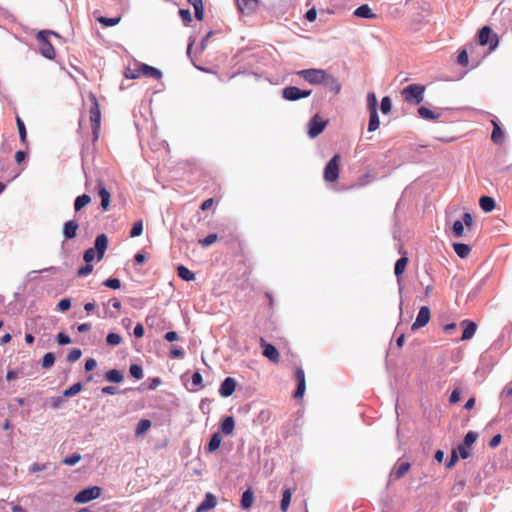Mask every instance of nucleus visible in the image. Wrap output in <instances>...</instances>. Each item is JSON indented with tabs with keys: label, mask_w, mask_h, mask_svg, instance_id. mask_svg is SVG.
I'll return each mask as SVG.
<instances>
[{
	"label": "nucleus",
	"mask_w": 512,
	"mask_h": 512,
	"mask_svg": "<svg viewBox=\"0 0 512 512\" xmlns=\"http://www.w3.org/2000/svg\"><path fill=\"white\" fill-rule=\"evenodd\" d=\"M93 271V265L91 263H86L85 266L81 267L77 271V275L79 277H84L89 275Z\"/></svg>",
	"instance_id": "obj_56"
},
{
	"label": "nucleus",
	"mask_w": 512,
	"mask_h": 512,
	"mask_svg": "<svg viewBox=\"0 0 512 512\" xmlns=\"http://www.w3.org/2000/svg\"><path fill=\"white\" fill-rule=\"evenodd\" d=\"M105 379L108 382L112 383H120L124 380V374L119 370L112 369L105 373Z\"/></svg>",
	"instance_id": "obj_26"
},
{
	"label": "nucleus",
	"mask_w": 512,
	"mask_h": 512,
	"mask_svg": "<svg viewBox=\"0 0 512 512\" xmlns=\"http://www.w3.org/2000/svg\"><path fill=\"white\" fill-rule=\"evenodd\" d=\"M47 468V464H38V463H33L30 467H29V471L31 473H36V472H39V471H42L44 469Z\"/></svg>",
	"instance_id": "obj_61"
},
{
	"label": "nucleus",
	"mask_w": 512,
	"mask_h": 512,
	"mask_svg": "<svg viewBox=\"0 0 512 512\" xmlns=\"http://www.w3.org/2000/svg\"><path fill=\"white\" fill-rule=\"evenodd\" d=\"M381 111L383 114H389L392 109L391 99L389 97H383L381 100Z\"/></svg>",
	"instance_id": "obj_51"
},
{
	"label": "nucleus",
	"mask_w": 512,
	"mask_h": 512,
	"mask_svg": "<svg viewBox=\"0 0 512 512\" xmlns=\"http://www.w3.org/2000/svg\"><path fill=\"white\" fill-rule=\"evenodd\" d=\"M261 346L263 347V355L273 363H278L280 356L277 348L267 343L263 338L261 339Z\"/></svg>",
	"instance_id": "obj_15"
},
{
	"label": "nucleus",
	"mask_w": 512,
	"mask_h": 512,
	"mask_svg": "<svg viewBox=\"0 0 512 512\" xmlns=\"http://www.w3.org/2000/svg\"><path fill=\"white\" fill-rule=\"evenodd\" d=\"M79 224L75 220H70L64 223L63 234L66 239H73L77 235Z\"/></svg>",
	"instance_id": "obj_21"
},
{
	"label": "nucleus",
	"mask_w": 512,
	"mask_h": 512,
	"mask_svg": "<svg viewBox=\"0 0 512 512\" xmlns=\"http://www.w3.org/2000/svg\"><path fill=\"white\" fill-rule=\"evenodd\" d=\"M130 376L135 379H142L143 378V370L139 365L132 364L130 365Z\"/></svg>",
	"instance_id": "obj_49"
},
{
	"label": "nucleus",
	"mask_w": 512,
	"mask_h": 512,
	"mask_svg": "<svg viewBox=\"0 0 512 512\" xmlns=\"http://www.w3.org/2000/svg\"><path fill=\"white\" fill-rule=\"evenodd\" d=\"M179 15L185 25H188L192 21V16L188 9H180Z\"/></svg>",
	"instance_id": "obj_55"
},
{
	"label": "nucleus",
	"mask_w": 512,
	"mask_h": 512,
	"mask_svg": "<svg viewBox=\"0 0 512 512\" xmlns=\"http://www.w3.org/2000/svg\"><path fill=\"white\" fill-rule=\"evenodd\" d=\"M460 326L463 328L462 341H467L474 337L477 331V324L475 322L465 319L460 322Z\"/></svg>",
	"instance_id": "obj_14"
},
{
	"label": "nucleus",
	"mask_w": 512,
	"mask_h": 512,
	"mask_svg": "<svg viewBox=\"0 0 512 512\" xmlns=\"http://www.w3.org/2000/svg\"><path fill=\"white\" fill-rule=\"evenodd\" d=\"M254 501V493L252 489H247L243 492L242 498H241V507L243 509H249Z\"/></svg>",
	"instance_id": "obj_27"
},
{
	"label": "nucleus",
	"mask_w": 512,
	"mask_h": 512,
	"mask_svg": "<svg viewBox=\"0 0 512 512\" xmlns=\"http://www.w3.org/2000/svg\"><path fill=\"white\" fill-rule=\"evenodd\" d=\"M292 493L293 492L291 489H285L283 491L281 506H280V509L282 512H286L288 510L290 503H291Z\"/></svg>",
	"instance_id": "obj_36"
},
{
	"label": "nucleus",
	"mask_w": 512,
	"mask_h": 512,
	"mask_svg": "<svg viewBox=\"0 0 512 512\" xmlns=\"http://www.w3.org/2000/svg\"><path fill=\"white\" fill-rule=\"evenodd\" d=\"M425 86L420 84H411L402 90V96L408 103L420 104L423 101Z\"/></svg>",
	"instance_id": "obj_4"
},
{
	"label": "nucleus",
	"mask_w": 512,
	"mask_h": 512,
	"mask_svg": "<svg viewBox=\"0 0 512 512\" xmlns=\"http://www.w3.org/2000/svg\"><path fill=\"white\" fill-rule=\"evenodd\" d=\"M418 113L420 117L426 120H436L440 117V114H436L435 112L426 107H420L418 109Z\"/></svg>",
	"instance_id": "obj_39"
},
{
	"label": "nucleus",
	"mask_w": 512,
	"mask_h": 512,
	"mask_svg": "<svg viewBox=\"0 0 512 512\" xmlns=\"http://www.w3.org/2000/svg\"><path fill=\"white\" fill-rule=\"evenodd\" d=\"M81 355H82L81 350H80V349H78V348H74V349H72V350L69 352V354H68V356H67V360H68L69 362H76L77 360H79V359H80Z\"/></svg>",
	"instance_id": "obj_53"
},
{
	"label": "nucleus",
	"mask_w": 512,
	"mask_h": 512,
	"mask_svg": "<svg viewBox=\"0 0 512 512\" xmlns=\"http://www.w3.org/2000/svg\"><path fill=\"white\" fill-rule=\"evenodd\" d=\"M460 395H461V392L459 390L455 389L449 397V402L452 404L457 403L460 400Z\"/></svg>",
	"instance_id": "obj_63"
},
{
	"label": "nucleus",
	"mask_w": 512,
	"mask_h": 512,
	"mask_svg": "<svg viewBox=\"0 0 512 512\" xmlns=\"http://www.w3.org/2000/svg\"><path fill=\"white\" fill-rule=\"evenodd\" d=\"M353 14L356 17L366 18V19H374L377 17L376 14H374L372 12V10L370 9V7L366 4L361 5L358 8H356Z\"/></svg>",
	"instance_id": "obj_22"
},
{
	"label": "nucleus",
	"mask_w": 512,
	"mask_h": 512,
	"mask_svg": "<svg viewBox=\"0 0 512 512\" xmlns=\"http://www.w3.org/2000/svg\"><path fill=\"white\" fill-rule=\"evenodd\" d=\"M458 462V455H457V452L455 450L452 451L451 455H450V459L449 461L446 463V467L448 469L452 468L453 466H455V464Z\"/></svg>",
	"instance_id": "obj_59"
},
{
	"label": "nucleus",
	"mask_w": 512,
	"mask_h": 512,
	"mask_svg": "<svg viewBox=\"0 0 512 512\" xmlns=\"http://www.w3.org/2000/svg\"><path fill=\"white\" fill-rule=\"evenodd\" d=\"M295 379L297 381V389L294 393L295 398L303 397L306 389L305 373L302 368H296Z\"/></svg>",
	"instance_id": "obj_16"
},
{
	"label": "nucleus",
	"mask_w": 512,
	"mask_h": 512,
	"mask_svg": "<svg viewBox=\"0 0 512 512\" xmlns=\"http://www.w3.org/2000/svg\"><path fill=\"white\" fill-rule=\"evenodd\" d=\"M431 318V312L428 306H422L418 312L415 322L412 324L411 329L415 331L428 324Z\"/></svg>",
	"instance_id": "obj_11"
},
{
	"label": "nucleus",
	"mask_w": 512,
	"mask_h": 512,
	"mask_svg": "<svg viewBox=\"0 0 512 512\" xmlns=\"http://www.w3.org/2000/svg\"><path fill=\"white\" fill-rule=\"evenodd\" d=\"M257 0H237V5L242 12H251L255 9Z\"/></svg>",
	"instance_id": "obj_33"
},
{
	"label": "nucleus",
	"mask_w": 512,
	"mask_h": 512,
	"mask_svg": "<svg viewBox=\"0 0 512 512\" xmlns=\"http://www.w3.org/2000/svg\"><path fill=\"white\" fill-rule=\"evenodd\" d=\"M216 503L215 496L208 492L206 493L204 500L196 508V512H207L213 509L216 506Z\"/></svg>",
	"instance_id": "obj_18"
},
{
	"label": "nucleus",
	"mask_w": 512,
	"mask_h": 512,
	"mask_svg": "<svg viewBox=\"0 0 512 512\" xmlns=\"http://www.w3.org/2000/svg\"><path fill=\"white\" fill-rule=\"evenodd\" d=\"M90 101L89 118L92 125L93 141H97L101 127V111L100 105L95 94L90 93L88 96Z\"/></svg>",
	"instance_id": "obj_2"
},
{
	"label": "nucleus",
	"mask_w": 512,
	"mask_h": 512,
	"mask_svg": "<svg viewBox=\"0 0 512 512\" xmlns=\"http://www.w3.org/2000/svg\"><path fill=\"white\" fill-rule=\"evenodd\" d=\"M54 362H55L54 354L51 352L46 353L42 359V367L45 369H48L54 365Z\"/></svg>",
	"instance_id": "obj_45"
},
{
	"label": "nucleus",
	"mask_w": 512,
	"mask_h": 512,
	"mask_svg": "<svg viewBox=\"0 0 512 512\" xmlns=\"http://www.w3.org/2000/svg\"><path fill=\"white\" fill-rule=\"evenodd\" d=\"M140 77H147L159 80L162 77V73L155 67L147 64H140L133 71L130 70V79H136Z\"/></svg>",
	"instance_id": "obj_7"
},
{
	"label": "nucleus",
	"mask_w": 512,
	"mask_h": 512,
	"mask_svg": "<svg viewBox=\"0 0 512 512\" xmlns=\"http://www.w3.org/2000/svg\"><path fill=\"white\" fill-rule=\"evenodd\" d=\"M298 76L313 85L322 84L327 72L322 69H304L296 73Z\"/></svg>",
	"instance_id": "obj_8"
},
{
	"label": "nucleus",
	"mask_w": 512,
	"mask_h": 512,
	"mask_svg": "<svg viewBox=\"0 0 512 512\" xmlns=\"http://www.w3.org/2000/svg\"><path fill=\"white\" fill-rule=\"evenodd\" d=\"M90 201H91V198L87 194H83V195L78 196L75 199V202H74V209H75V211H80L83 207L88 205L90 203Z\"/></svg>",
	"instance_id": "obj_37"
},
{
	"label": "nucleus",
	"mask_w": 512,
	"mask_h": 512,
	"mask_svg": "<svg viewBox=\"0 0 512 512\" xmlns=\"http://www.w3.org/2000/svg\"><path fill=\"white\" fill-rule=\"evenodd\" d=\"M327 122L322 121L319 115H314L309 121V131L308 134L311 138H315L318 136L324 128L326 127Z\"/></svg>",
	"instance_id": "obj_13"
},
{
	"label": "nucleus",
	"mask_w": 512,
	"mask_h": 512,
	"mask_svg": "<svg viewBox=\"0 0 512 512\" xmlns=\"http://www.w3.org/2000/svg\"><path fill=\"white\" fill-rule=\"evenodd\" d=\"M16 124H17L18 132H19L20 141L23 144H26L27 132H26L24 122L22 121V119L19 116L16 117Z\"/></svg>",
	"instance_id": "obj_40"
},
{
	"label": "nucleus",
	"mask_w": 512,
	"mask_h": 512,
	"mask_svg": "<svg viewBox=\"0 0 512 512\" xmlns=\"http://www.w3.org/2000/svg\"><path fill=\"white\" fill-rule=\"evenodd\" d=\"M57 307H58V309H59L60 311H63V312H65V311L69 310V309H70V307H71V301H70V299H68V298H63V299H61V300L59 301V303L57 304Z\"/></svg>",
	"instance_id": "obj_58"
},
{
	"label": "nucleus",
	"mask_w": 512,
	"mask_h": 512,
	"mask_svg": "<svg viewBox=\"0 0 512 512\" xmlns=\"http://www.w3.org/2000/svg\"><path fill=\"white\" fill-rule=\"evenodd\" d=\"M59 37V35L50 30H42L38 32L36 39L38 41L40 53L47 59H54L56 56V51L53 45L49 40V36Z\"/></svg>",
	"instance_id": "obj_3"
},
{
	"label": "nucleus",
	"mask_w": 512,
	"mask_h": 512,
	"mask_svg": "<svg viewBox=\"0 0 512 512\" xmlns=\"http://www.w3.org/2000/svg\"><path fill=\"white\" fill-rule=\"evenodd\" d=\"M453 249L460 258H467L471 252V248L464 243H453Z\"/></svg>",
	"instance_id": "obj_30"
},
{
	"label": "nucleus",
	"mask_w": 512,
	"mask_h": 512,
	"mask_svg": "<svg viewBox=\"0 0 512 512\" xmlns=\"http://www.w3.org/2000/svg\"><path fill=\"white\" fill-rule=\"evenodd\" d=\"M151 427V422L148 419H142L135 429L136 436L144 435Z\"/></svg>",
	"instance_id": "obj_38"
},
{
	"label": "nucleus",
	"mask_w": 512,
	"mask_h": 512,
	"mask_svg": "<svg viewBox=\"0 0 512 512\" xmlns=\"http://www.w3.org/2000/svg\"><path fill=\"white\" fill-rule=\"evenodd\" d=\"M367 108L369 112L377 111V98L373 92L367 95Z\"/></svg>",
	"instance_id": "obj_44"
},
{
	"label": "nucleus",
	"mask_w": 512,
	"mask_h": 512,
	"mask_svg": "<svg viewBox=\"0 0 512 512\" xmlns=\"http://www.w3.org/2000/svg\"><path fill=\"white\" fill-rule=\"evenodd\" d=\"M369 115H370V117H369V123H368V131L374 132L380 126L378 111L369 112Z\"/></svg>",
	"instance_id": "obj_32"
},
{
	"label": "nucleus",
	"mask_w": 512,
	"mask_h": 512,
	"mask_svg": "<svg viewBox=\"0 0 512 512\" xmlns=\"http://www.w3.org/2000/svg\"><path fill=\"white\" fill-rule=\"evenodd\" d=\"M82 390V384L77 382L63 392L65 397H72L78 394Z\"/></svg>",
	"instance_id": "obj_41"
},
{
	"label": "nucleus",
	"mask_w": 512,
	"mask_h": 512,
	"mask_svg": "<svg viewBox=\"0 0 512 512\" xmlns=\"http://www.w3.org/2000/svg\"><path fill=\"white\" fill-rule=\"evenodd\" d=\"M493 125V131L491 134V139L494 143H502L504 140V132L500 128L498 122L496 120H491Z\"/></svg>",
	"instance_id": "obj_24"
},
{
	"label": "nucleus",
	"mask_w": 512,
	"mask_h": 512,
	"mask_svg": "<svg viewBox=\"0 0 512 512\" xmlns=\"http://www.w3.org/2000/svg\"><path fill=\"white\" fill-rule=\"evenodd\" d=\"M478 42L481 46L488 45L489 51H494L499 45V37L490 26H483L478 33Z\"/></svg>",
	"instance_id": "obj_5"
},
{
	"label": "nucleus",
	"mask_w": 512,
	"mask_h": 512,
	"mask_svg": "<svg viewBox=\"0 0 512 512\" xmlns=\"http://www.w3.org/2000/svg\"><path fill=\"white\" fill-rule=\"evenodd\" d=\"M102 489L98 486L88 487L81 490L75 497L76 503H87L100 497Z\"/></svg>",
	"instance_id": "obj_9"
},
{
	"label": "nucleus",
	"mask_w": 512,
	"mask_h": 512,
	"mask_svg": "<svg viewBox=\"0 0 512 512\" xmlns=\"http://www.w3.org/2000/svg\"><path fill=\"white\" fill-rule=\"evenodd\" d=\"M283 98L288 101H296L311 95V90H301L295 86H289L283 89Z\"/></svg>",
	"instance_id": "obj_10"
},
{
	"label": "nucleus",
	"mask_w": 512,
	"mask_h": 512,
	"mask_svg": "<svg viewBox=\"0 0 512 512\" xmlns=\"http://www.w3.org/2000/svg\"><path fill=\"white\" fill-rule=\"evenodd\" d=\"M458 451L460 453V456L463 458V459H466L470 456V452L468 450V447L465 446V445H459L458 447Z\"/></svg>",
	"instance_id": "obj_64"
},
{
	"label": "nucleus",
	"mask_w": 512,
	"mask_h": 512,
	"mask_svg": "<svg viewBox=\"0 0 512 512\" xmlns=\"http://www.w3.org/2000/svg\"><path fill=\"white\" fill-rule=\"evenodd\" d=\"M409 262V259L408 257L406 256H403L401 257L400 259H398L395 263V267H394V273H395V276L399 279L401 277V275L405 272V269L407 267V264Z\"/></svg>",
	"instance_id": "obj_28"
},
{
	"label": "nucleus",
	"mask_w": 512,
	"mask_h": 512,
	"mask_svg": "<svg viewBox=\"0 0 512 512\" xmlns=\"http://www.w3.org/2000/svg\"><path fill=\"white\" fill-rule=\"evenodd\" d=\"M464 225L467 228H472L473 226V217L470 213H465L463 215V221L457 220L453 224V233L456 237H462L464 235Z\"/></svg>",
	"instance_id": "obj_12"
},
{
	"label": "nucleus",
	"mask_w": 512,
	"mask_h": 512,
	"mask_svg": "<svg viewBox=\"0 0 512 512\" xmlns=\"http://www.w3.org/2000/svg\"><path fill=\"white\" fill-rule=\"evenodd\" d=\"M81 460V455L80 454H72L66 458H64L62 460V463L64 465H68V466H74L75 464H77L79 461Z\"/></svg>",
	"instance_id": "obj_48"
},
{
	"label": "nucleus",
	"mask_w": 512,
	"mask_h": 512,
	"mask_svg": "<svg viewBox=\"0 0 512 512\" xmlns=\"http://www.w3.org/2000/svg\"><path fill=\"white\" fill-rule=\"evenodd\" d=\"M235 388H236L235 379L232 377H227L220 385L219 394L222 397L227 398L234 393Z\"/></svg>",
	"instance_id": "obj_17"
},
{
	"label": "nucleus",
	"mask_w": 512,
	"mask_h": 512,
	"mask_svg": "<svg viewBox=\"0 0 512 512\" xmlns=\"http://www.w3.org/2000/svg\"><path fill=\"white\" fill-rule=\"evenodd\" d=\"M160 383H161V380L158 377L149 378L146 382L142 383L138 389L141 391L154 390L160 385Z\"/></svg>",
	"instance_id": "obj_35"
},
{
	"label": "nucleus",
	"mask_w": 512,
	"mask_h": 512,
	"mask_svg": "<svg viewBox=\"0 0 512 512\" xmlns=\"http://www.w3.org/2000/svg\"><path fill=\"white\" fill-rule=\"evenodd\" d=\"M122 337L116 333H109L106 337V342L108 345L116 346L122 342Z\"/></svg>",
	"instance_id": "obj_46"
},
{
	"label": "nucleus",
	"mask_w": 512,
	"mask_h": 512,
	"mask_svg": "<svg viewBox=\"0 0 512 512\" xmlns=\"http://www.w3.org/2000/svg\"><path fill=\"white\" fill-rule=\"evenodd\" d=\"M177 274L185 281H193L195 279V274L183 265L177 267Z\"/></svg>",
	"instance_id": "obj_31"
},
{
	"label": "nucleus",
	"mask_w": 512,
	"mask_h": 512,
	"mask_svg": "<svg viewBox=\"0 0 512 512\" xmlns=\"http://www.w3.org/2000/svg\"><path fill=\"white\" fill-rule=\"evenodd\" d=\"M217 239H218L217 234L211 233V234L207 235L205 238L200 239L199 244L202 247H208V246L214 244L217 241Z\"/></svg>",
	"instance_id": "obj_43"
},
{
	"label": "nucleus",
	"mask_w": 512,
	"mask_h": 512,
	"mask_svg": "<svg viewBox=\"0 0 512 512\" xmlns=\"http://www.w3.org/2000/svg\"><path fill=\"white\" fill-rule=\"evenodd\" d=\"M235 428V421L232 416H227L221 423V431L225 435H231Z\"/></svg>",
	"instance_id": "obj_25"
},
{
	"label": "nucleus",
	"mask_w": 512,
	"mask_h": 512,
	"mask_svg": "<svg viewBox=\"0 0 512 512\" xmlns=\"http://www.w3.org/2000/svg\"><path fill=\"white\" fill-rule=\"evenodd\" d=\"M410 463L403 462L400 463L398 466L394 468V470L391 473V476L394 480L401 479L409 470H410Z\"/></svg>",
	"instance_id": "obj_23"
},
{
	"label": "nucleus",
	"mask_w": 512,
	"mask_h": 512,
	"mask_svg": "<svg viewBox=\"0 0 512 512\" xmlns=\"http://www.w3.org/2000/svg\"><path fill=\"white\" fill-rule=\"evenodd\" d=\"M120 20H121L120 16L111 17V18L102 16L98 19V21L106 27L114 26V25L118 24Z\"/></svg>",
	"instance_id": "obj_42"
},
{
	"label": "nucleus",
	"mask_w": 512,
	"mask_h": 512,
	"mask_svg": "<svg viewBox=\"0 0 512 512\" xmlns=\"http://www.w3.org/2000/svg\"><path fill=\"white\" fill-rule=\"evenodd\" d=\"M477 438L478 434L476 432L469 431L464 437L463 445L469 447L476 442Z\"/></svg>",
	"instance_id": "obj_47"
},
{
	"label": "nucleus",
	"mask_w": 512,
	"mask_h": 512,
	"mask_svg": "<svg viewBox=\"0 0 512 512\" xmlns=\"http://www.w3.org/2000/svg\"><path fill=\"white\" fill-rule=\"evenodd\" d=\"M341 156L334 155L324 168L323 177L326 182H336L340 173Z\"/></svg>",
	"instance_id": "obj_6"
},
{
	"label": "nucleus",
	"mask_w": 512,
	"mask_h": 512,
	"mask_svg": "<svg viewBox=\"0 0 512 512\" xmlns=\"http://www.w3.org/2000/svg\"><path fill=\"white\" fill-rule=\"evenodd\" d=\"M143 232V222L139 220L134 223L132 229L130 230V237L140 236Z\"/></svg>",
	"instance_id": "obj_50"
},
{
	"label": "nucleus",
	"mask_w": 512,
	"mask_h": 512,
	"mask_svg": "<svg viewBox=\"0 0 512 512\" xmlns=\"http://www.w3.org/2000/svg\"><path fill=\"white\" fill-rule=\"evenodd\" d=\"M192 384L194 386H196L197 388H203V378H202V375L200 374V372H194L193 375H192Z\"/></svg>",
	"instance_id": "obj_54"
},
{
	"label": "nucleus",
	"mask_w": 512,
	"mask_h": 512,
	"mask_svg": "<svg viewBox=\"0 0 512 512\" xmlns=\"http://www.w3.org/2000/svg\"><path fill=\"white\" fill-rule=\"evenodd\" d=\"M103 284L106 287L111 288V289H118L121 286V282L117 278H109V279L105 280Z\"/></svg>",
	"instance_id": "obj_57"
},
{
	"label": "nucleus",
	"mask_w": 512,
	"mask_h": 512,
	"mask_svg": "<svg viewBox=\"0 0 512 512\" xmlns=\"http://www.w3.org/2000/svg\"><path fill=\"white\" fill-rule=\"evenodd\" d=\"M108 247V238L106 234H100L96 237L94 247L84 252L83 259L86 263H91L95 257L97 261L103 259L105 251Z\"/></svg>",
	"instance_id": "obj_1"
},
{
	"label": "nucleus",
	"mask_w": 512,
	"mask_h": 512,
	"mask_svg": "<svg viewBox=\"0 0 512 512\" xmlns=\"http://www.w3.org/2000/svg\"><path fill=\"white\" fill-rule=\"evenodd\" d=\"M97 190L98 195L101 198V207L104 210H108L110 206V193L108 192L102 181L97 182Z\"/></svg>",
	"instance_id": "obj_19"
},
{
	"label": "nucleus",
	"mask_w": 512,
	"mask_h": 512,
	"mask_svg": "<svg viewBox=\"0 0 512 512\" xmlns=\"http://www.w3.org/2000/svg\"><path fill=\"white\" fill-rule=\"evenodd\" d=\"M479 205L484 212H491L495 208V201L492 197L482 196Z\"/></svg>",
	"instance_id": "obj_29"
},
{
	"label": "nucleus",
	"mask_w": 512,
	"mask_h": 512,
	"mask_svg": "<svg viewBox=\"0 0 512 512\" xmlns=\"http://www.w3.org/2000/svg\"><path fill=\"white\" fill-rule=\"evenodd\" d=\"M457 63L463 67H466L469 63L468 53L465 49L461 50L457 56Z\"/></svg>",
	"instance_id": "obj_52"
},
{
	"label": "nucleus",
	"mask_w": 512,
	"mask_h": 512,
	"mask_svg": "<svg viewBox=\"0 0 512 512\" xmlns=\"http://www.w3.org/2000/svg\"><path fill=\"white\" fill-rule=\"evenodd\" d=\"M221 442H222V437H221L220 433L213 434L208 443L207 451L208 452L216 451L220 447Z\"/></svg>",
	"instance_id": "obj_34"
},
{
	"label": "nucleus",
	"mask_w": 512,
	"mask_h": 512,
	"mask_svg": "<svg viewBox=\"0 0 512 512\" xmlns=\"http://www.w3.org/2000/svg\"><path fill=\"white\" fill-rule=\"evenodd\" d=\"M501 440H502V436L500 434H496L489 441V446L491 448H496L501 443Z\"/></svg>",
	"instance_id": "obj_62"
},
{
	"label": "nucleus",
	"mask_w": 512,
	"mask_h": 512,
	"mask_svg": "<svg viewBox=\"0 0 512 512\" xmlns=\"http://www.w3.org/2000/svg\"><path fill=\"white\" fill-rule=\"evenodd\" d=\"M57 342L59 345H66L71 343V338L63 333L57 335Z\"/></svg>",
	"instance_id": "obj_60"
},
{
	"label": "nucleus",
	"mask_w": 512,
	"mask_h": 512,
	"mask_svg": "<svg viewBox=\"0 0 512 512\" xmlns=\"http://www.w3.org/2000/svg\"><path fill=\"white\" fill-rule=\"evenodd\" d=\"M324 86L329 89L331 92H333L335 95L339 94L340 91H341V84L340 82L337 80V78H335L333 75H330V74H326L325 76V81H323Z\"/></svg>",
	"instance_id": "obj_20"
}]
</instances>
